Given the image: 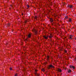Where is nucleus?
Returning a JSON list of instances; mask_svg holds the SVG:
<instances>
[{
  "label": "nucleus",
  "mask_w": 76,
  "mask_h": 76,
  "mask_svg": "<svg viewBox=\"0 0 76 76\" xmlns=\"http://www.w3.org/2000/svg\"><path fill=\"white\" fill-rule=\"evenodd\" d=\"M72 18H70L69 19V22H72Z\"/></svg>",
  "instance_id": "obj_11"
},
{
  "label": "nucleus",
  "mask_w": 76,
  "mask_h": 76,
  "mask_svg": "<svg viewBox=\"0 0 76 76\" xmlns=\"http://www.w3.org/2000/svg\"><path fill=\"white\" fill-rule=\"evenodd\" d=\"M37 70H35V75H36L37 76H39V75H40L39 74L37 73Z\"/></svg>",
  "instance_id": "obj_3"
},
{
  "label": "nucleus",
  "mask_w": 76,
  "mask_h": 76,
  "mask_svg": "<svg viewBox=\"0 0 76 76\" xmlns=\"http://www.w3.org/2000/svg\"><path fill=\"white\" fill-rule=\"evenodd\" d=\"M75 39L76 40V37L75 38Z\"/></svg>",
  "instance_id": "obj_23"
},
{
  "label": "nucleus",
  "mask_w": 76,
  "mask_h": 76,
  "mask_svg": "<svg viewBox=\"0 0 76 76\" xmlns=\"http://www.w3.org/2000/svg\"><path fill=\"white\" fill-rule=\"evenodd\" d=\"M75 51H76V50Z\"/></svg>",
  "instance_id": "obj_25"
},
{
  "label": "nucleus",
  "mask_w": 76,
  "mask_h": 76,
  "mask_svg": "<svg viewBox=\"0 0 76 76\" xmlns=\"http://www.w3.org/2000/svg\"><path fill=\"white\" fill-rule=\"evenodd\" d=\"M34 18L35 19H37V16H36Z\"/></svg>",
  "instance_id": "obj_21"
},
{
  "label": "nucleus",
  "mask_w": 76,
  "mask_h": 76,
  "mask_svg": "<svg viewBox=\"0 0 76 76\" xmlns=\"http://www.w3.org/2000/svg\"><path fill=\"white\" fill-rule=\"evenodd\" d=\"M10 23H9L8 24L7 26H10Z\"/></svg>",
  "instance_id": "obj_16"
},
{
  "label": "nucleus",
  "mask_w": 76,
  "mask_h": 76,
  "mask_svg": "<svg viewBox=\"0 0 76 76\" xmlns=\"http://www.w3.org/2000/svg\"><path fill=\"white\" fill-rule=\"evenodd\" d=\"M31 37V34H29L28 36V38H30Z\"/></svg>",
  "instance_id": "obj_12"
},
{
  "label": "nucleus",
  "mask_w": 76,
  "mask_h": 76,
  "mask_svg": "<svg viewBox=\"0 0 76 76\" xmlns=\"http://www.w3.org/2000/svg\"><path fill=\"white\" fill-rule=\"evenodd\" d=\"M70 68H73V69H75V67L73 66H70Z\"/></svg>",
  "instance_id": "obj_10"
},
{
  "label": "nucleus",
  "mask_w": 76,
  "mask_h": 76,
  "mask_svg": "<svg viewBox=\"0 0 76 76\" xmlns=\"http://www.w3.org/2000/svg\"><path fill=\"white\" fill-rule=\"evenodd\" d=\"M73 38V36L72 35H70L69 36V39H72Z\"/></svg>",
  "instance_id": "obj_4"
},
{
  "label": "nucleus",
  "mask_w": 76,
  "mask_h": 76,
  "mask_svg": "<svg viewBox=\"0 0 76 76\" xmlns=\"http://www.w3.org/2000/svg\"><path fill=\"white\" fill-rule=\"evenodd\" d=\"M50 22H53V18H50Z\"/></svg>",
  "instance_id": "obj_13"
},
{
  "label": "nucleus",
  "mask_w": 76,
  "mask_h": 76,
  "mask_svg": "<svg viewBox=\"0 0 76 76\" xmlns=\"http://www.w3.org/2000/svg\"><path fill=\"white\" fill-rule=\"evenodd\" d=\"M10 70H12V68H10Z\"/></svg>",
  "instance_id": "obj_18"
},
{
  "label": "nucleus",
  "mask_w": 76,
  "mask_h": 76,
  "mask_svg": "<svg viewBox=\"0 0 76 76\" xmlns=\"http://www.w3.org/2000/svg\"><path fill=\"white\" fill-rule=\"evenodd\" d=\"M44 38H45V39H48V36H44Z\"/></svg>",
  "instance_id": "obj_7"
},
{
  "label": "nucleus",
  "mask_w": 76,
  "mask_h": 76,
  "mask_svg": "<svg viewBox=\"0 0 76 76\" xmlns=\"http://www.w3.org/2000/svg\"><path fill=\"white\" fill-rule=\"evenodd\" d=\"M11 7H12V5H11Z\"/></svg>",
  "instance_id": "obj_24"
},
{
  "label": "nucleus",
  "mask_w": 76,
  "mask_h": 76,
  "mask_svg": "<svg viewBox=\"0 0 76 76\" xmlns=\"http://www.w3.org/2000/svg\"><path fill=\"white\" fill-rule=\"evenodd\" d=\"M65 19H68V17L66 16L65 17Z\"/></svg>",
  "instance_id": "obj_17"
},
{
  "label": "nucleus",
  "mask_w": 76,
  "mask_h": 76,
  "mask_svg": "<svg viewBox=\"0 0 76 76\" xmlns=\"http://www.w3.org/2000/svg\"><path fill=\"white\" fill-rule=\"evenodd\" d=\"M42 72H45V70L44 69H42Z\"/></svg>",
  "instance_id": "obj_15"
},
{
  "label": "nucleus",
  "mask_w": 76,
  "mask_h": 76,
  "mask_svg": "<svg viewBox=\"0 0 76 76\" xmlns=\"http://www.w3.org/2000/svg\"><path fill=\"white\" fill-rule=\"evenodd\" d=\"M15 76H18V74H16Z\"/></svg>",
  "instance_id": "obj_19"
},
{
  "label": "nucleus",
  "mask_w": 76,
  "mask_h": 76,
  "mask_svg": "<svg viewBox=\"0 0 76 76\" xmlns=\"http://www.w3.org/2000/svg\"><path fill=\"white\" fill-rule=\"evenodd\" d=\"M27 7L28 8H29V5H27Z\"/></svg>",
  "instance_id": "obj_20"
},
{
  "label": "nucleus",
  "mask_w": 76,
  "mask_h": 76,
  "mask_svg": "<svg viewBox=\"0 0 76 76\" xmlns=\"http://www.w3.org/2000/svg\"><path fill=\"white\" fill-rule=\"evenodd\" d=\"M53 37V35L52 34H50V35L49 36V38H51Z\"/></svg>",
  "instance_id": "obj_6"
},
{
  "label": "nucleus",
  "mask_w": 76,
  "mask_h": 76,
  "mask_svg": "<svg viewBox=\"0 0 76 76\" xmlns=\"http://www.w3.org/2000/svg\"><path fill=\"white\" fill-rule=\"evenodd\" d=\"M50 68H54V66L52 65H50L48 67V69H50Z\"/></svg>",
  "instance_id": "obj_1"
},
{
  "label": "nucleus",
  "mask_w": 76,
  "mask_h": 76,
  "mask_svg": "<svg viewBox=\"0 0 76 76\" xmlns=\"http://www.w3.org/2000/svg\"><path fill=\"white\" fill-rule=\"evenodd\" d=\"M50 57L49 56H48L47 57V59L48 61L50 60Z\"/></svg>",
  "instance_id": "obj_9"
},
{
  "label": "nucleus",
  "mask_w": 76,
  "mask_h": 76,
  "mask_svg": "<svg viewBox=\"0 0 76 76\" xmlns=\"http://www.w3.org/2000/svg\"><path fill=\"white\" fill-rule=\"evenodd\" d=\"M68 7H69L70 9H72L73 8V6L71 5H69L68 6Z\"/></svg>",
  "instance_id": "obj_5"
},
{
  "label": "nucleus",
  "mask_w": 76,
  "mask_h": 76,
  "mask_svg": "<svg viewBox=\"0 0 76 76\" xmlns=\"http://www.w3.org/2000/svg\"><path fill=\"white\" fill-rule=\"evenodd\" d=\"M68 73H70L71 72V70L69 69L68 71Z\"/></svg>",
  "instance_id": "obj_14"
},
{
  "label": "nucleus",
  "mask_w": 76,
  "mask_h": 76,
  "mask_svg": "<svg viewBox=\"0 0 76 76\" xmlns=\"http://www.w3.org/2000/svg\"><path fill=\"white\" fill-rule=\"evenodd\" d=\"M32 31L35 34V35L37 34V30H35V29H34Z\"/></svg>",
  "instance_id": "obj_2"
},
{
  "label": "nucleus",
  "mask_w": 76,
  "mask_h": 76,
  "mask_svg": "<svg viewBox=\"0 0 76 76\" xmlns=\"http://www.w3.org/2000/svg\"><path fill=\"white\" fill-rule=\"evenodd\" d=\"M65 53H67V51L66 50H65Z\"/></svg>",
  "instance_id": "obj_22"
},
{
  "label": "nucleus",
  "mask_w": 76,
  "mask_h": 76,
  "mask_svg": "<svg viewBox=\"0 0 76 76\" xmlns=\"http://www.w3.org/2000/svg\"><path fill=\"white\" fill-rule=\"evenodd\" d=\"M58 72H62V70L60 68H58Z\"/></svg>",
  "instance_id": "obj_8"
}]
</instances>
